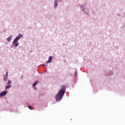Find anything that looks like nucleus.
<instances>
[{"label": "nucleus", "mask_w": 125, "mask_h": 125, "mask_svg": "<svg viewBox=\"0 0 125 125\" xmlns=\"http://www.w3.org/2000/svg\"><path fill=\"white\" fill-rule=\"evenodd\" d=\"M5 76H7V77H8V72H6Z\"/></svg>", "instance_id": "13"}, {"label": "nucleus", "mask_w": 125, "mask_h": 125, "mask_svg": "<svg viewBox=\"0 0 125 125\" xmlns=\"http://www.w3.org/2000/svg\"><path fill=\"white\" fill-rule=\"evenodd\" d=\"M77 71H76L75 72V77H76V76H77Z\"/></svg>", "instance_id": "12"}, {"label": "nucleus", "mask_w": 125, "mask_h": 125, "mask_svg": "<svg viewBox=\"0 0 125 125\" xmlns=\"http://www.w3.org/2000/svg\"><path fill=\"white\" fill-rule=\"evenodd\" d=\"M51 60H52V57L50 56L48 61L46 62V63H50L51 62Z\"/></svg>", "instance_id": "5"}, {"label": "nucleus", "mask_w": 125, "mask_h": 125, "mask_svg": "<svg viewBox=\"0 0 125 125\" xmlns=\"http://www.w3.org/2000/svg\"><path fill=\"white\" fill-rule=\"evenodd\" d=\"M66 92V86L65 85H62L61 86V89L59 90L58 93L56 96V99L57 101H60L63 98V96H64V94H65V92Z\"/></svg>", "instance_id": "1"}, {"label": "nucleus", "mask_w": 125, "mask_h": 125, "mask_svg": "<svg viewBox=\"0 0 125 125\" xmlns=\"http://www.w3.org/2000/svg\"><path fill=\"white\" fill-rule=\"evenodd\" d=\"M11 87V85H7L5 87V89H8V88H10Z\"/></svg>", "instance_id": "7"}, {"label": "nucleus", "mask_w": 125, "mask_h": 125, "mask_svg": "<svg viewBox=\"0 0 125 125\" xmlns=\"http://www.w3.org/2000/svg\"><path fill=\"white\" fill-rule=\"evenodd\" d=\"M12 36H11L7 38V41L8 42H10L12 40Z\"/></svg>", "instance_id": "4"}, {"label": "nucleus", "mask_w": 125, "mask_h": 125, "mask_svg": "<svg viewBox=\"0 0 125 125\" xmlns=\"http://www.w3.org/2000/svg\"><path fill=\"white\" fill-rule=\"evenodd\" d=\"M8 84H11V82L10 81H8Z\"/></svg>", "instance_id": "9"}, {"label": "nucleus", "mask_w": 125, "mask_h": 125, "mask_svg": "<svg viewBox=\"0 0 125 125\" xmlns=\"http://www.w3.org/2000/svg\"><path fill=\"white\" fill-rule=\"evenodd\" d=\"M8 78V76H5V77H4L3 80L4 81H5V82H6V81H7V78Z\"/></svg>", "instance_id": "6"}, {"label": "nucleus", "mask_w": 125, "mask_h": 125, "mask_svg": "<svg viewBox=\"0 0 125 125\" xmlns=\"http://www.w3.org/2000/svg\"><path fill=\"white\" fill-rule=\"evenodd\" d=\"M55 7H57V3H55Z\"/></svg>", "instance_id": "11"}, {"label": "nucleus", "mask_w": 125, "mask_h": 125, "mask_svg": "<svg viewBox=\"0 0 125 125\" xmlns=\"http://www.w3.org/2000/svg\"><path fill=\"white\" fill-rule=\"evenodd\" d=\"M28 108L30 110H32V106H31V105L28 106Z\"/></svg>", "instance_id": "10"}, {"label": "nucleus", "mask_w": 125, "mask_h": 125, "mask_svg": "<svg viewBox=\"0 0 125 125\" xmlns=\"http://www.w3.org/2000/svg\"><path fill=\"white\" fill-rule=\"evenodd\" d=\"M38 83H39L38 81H37V82H35L33 83V86H36V85H37V84H38Z\"/></svg>", "instance_id": "8"}, {"label": "nucleus", "mask_w": 125, "mask_h": 125, "mask_svg": "<svg viewBox=\"0 0 125 125\" xmlns=\"http://www.w3.org/2000/svg\"><path fill=\"white\" fill-rule=\"evenodd\" d=\"M22 37H23V35L20 34L14 40L13 42V44H15V47H17L18 46L19 43L17 42H18V41H19L20 39H21V38H22Z\"/></svg>", "instance_id": "2"}, {"label": "nucleus", "mask_w": 125, "mask_h": 125, "mask_svg": "<svg viewBox=\"0 0 125 125\" xmlns=\"http://www.w3.org/2000/svg\"><path fill=\"white\" fill-rule=\"evenodd\" d=\"M82 7H83V6L82 7H81V8H82Z\"/></svg>", "instance_id": "15"}, {"label": "nucleus", "mask_w": 125, "mask_h": 125, "mask_svg": "<svg viewBox=\"0 0 125 125\" xmlns=\"http://www.w3.org/2000/svg\"><path fill=\"white\" fill-rule=\"evenodd\" d=\"M7 93V91H4L2 92L0 94V97H1L2 96H4V95H6Z\"/></svg>", "instance_id": "3"}, {"label": "nucleus", "mask_w": 125, "mask_h": 125, "mask_svg": "<svg viewBox=\"0 0 125 125\" xmlns=\"http://www.w3.org/2000/svg\"><path fill=\"white\" fill-rule=\"evenodd\" d=\"M42 66H44V64H42Z\"/></svg>", "instance_id": "14"}]
</instances>
